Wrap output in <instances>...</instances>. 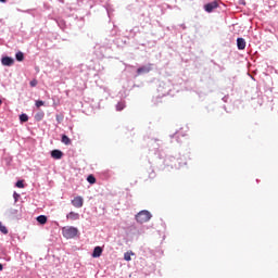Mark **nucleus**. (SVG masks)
<instances>
[{
	"mask_svg": "<svg viewBox=\"0 0 278 278\" xmlns=\"http://www.w3.org/2000/svg\"><path fill=\"white\" fill-rule=\"evenodd\" d=\"M20 121H21V123H27V121H29V116H27V114L23 113L20 115Z\"/></svg>",
	"mask_w": 278,
	"mask_h": 278,
	"instance_id": "17",
	"label": "nucleus"
},
{
	"mask_svg": "<svg viewBox=\"0 0 278 278\" xmlns=\"http://www.w3.org/2000/svg\"><path fill=\"white\" fill-rule=\"evenodd\" d=\"M153 71V64L149 63L147 65H142L137 68V75H147V73H151Z\"/></svg>",
	"mask_w": 278,
	"mask_h": 278,
	"instance_id": "3",
	"label": "nucleus"
},
{
	"mask_svg": "<svg viewBox=\"0 0 278 278\" xmlns=\"http://www.w3.org/2000/svg\"><path fill=\"white\" fill-rule=\"evenodd\" d=\"M16 188H25V184L23 182V180H18L16 184H15Z\"/></svg>",
	"mask_w": 278,
	"mask_h": 278,
	"instance_id": "25",
	"label": "nucleus"
},
{
	"mask_svg": "<svg viewBox=\"0 0 278 278\" xmlns=\"http://www.w3.org/2000/svg\"><path fill=\"white\" fill-rule=\"evenodd\" d=\"M63 237L66 238V240H73V238H77V235L79 233V229L75 226H66L62 228Z\"/></svg>",
	"mask_w": 278,
	"mask_h": 278,
	"instance_id": "1",
	"label": "nucleus"
},
{
	"mask_svg": "<svg viewBox=\"0 0 278 278\" xmlns=\"http://www.w3.org/2000/svg\"><path fill=\"white\" fill-rule=\"evenodd\" d=\"M66 218H67L68 220H79V213L70 212V213L66 215Z\"/></svg>",
	"mask_w": 278,
	"mask_h": 278,
	"instance_id": "11",
	"label": "nucleus"
},
{
	"mask_svg": "<svg viewBox=\"0 0 278 278\" xmlns=\"http://www.w3.org/2000/svg\"><path fill=\"white\" fill-rule=\"evenodd\" d=\"M135 218L137 223H140V225H142L144 223H149L150 218H153V215H151V212L143 210L140 211Z\"/></svg>",
	"mask_w": 278,
	"mask_h": 278,
	"instance_id": "2",
	"label": "nucleus"
},
{
	"mask_svg": "<svg viewBox=\"0 0 278 278\" xmlns=\"http://www.w3.org/2000/svg\"><path fill=\"white\" fill-rule=\"evenodd\" d=\"M61 142H63V144H71V138H68L66 135H63Z\"/></svg>",
	"mask_w": 278,
	"mask_h": 278,
	"instance_id": "16",
	"label": "nucleus"
},
{
	"mask_svg": "<svg viewBox=\"0 0 278 278\" xmlns=\"http://www.w3.org/2000/svg\"><path fill=\"white\" fill-rule=\"evenodd\" d=\"M237 48L239 51H244L247 49V40L242 37L237 38Z\"/></svg>",
	"mask_w": 278,
	"mask_h": 278,
	"instance_id": "6",
	"label": "nucleus"
},
{
	"mask_svg": "<svg viewBox=\"0 0 278 278\" xmlns=\"http://www.w3.org/2000/svg\"><path fill=\"white\" fill-rule=\"evenodd\" d=\"M42 118H45V112H38L35 115V119L37 121H42Z\"/></svg>",
	"mask_w": 278,
	"mask_h": 278,
	"instance_id": "19",
	"label": "nucleus"
},
{
	"mask_svg": "<svg viewBox=\"0 0 278 278\" xmlns=\"http://www.w3.org/2000/svg\"><path fill=\"white\" fill-rule=\"evenodd\" d=\"M29 86H30L31 88H36V86H38V80H37V79L30 80Z\"/></svg>",
	"mask_w": 278,
	"mask_h": 278,
	"instance_id": "22",
	"label": "nucleus"
},
{
	"mask_svg": "<svg viewBox=\"0 0 278 278\" xmlns=\"http://www.w3.org/2000/svg\"><path fill=\"white\" fill-rule=\"evenodd\" d=\"M218 8V1H213L204 4V10L208 13L212 14L216 9Z\"/></svg>",
	"mask_w": 278,
	"mask_h": 278,
	"instance_id": "4",
	"label": "nucleus"
},
{
	"mask_svg": "<svg viewBox=\"0 0 278 278\" xmlns=\"http://www.w3.org/2000/svg\"><path fill=\"white\" fill-rule=\"evenodd\" d=\"M103 254V248L102 247H96L92 252V257H99Z\"/></svg>",
	"mask_w": 278,
	"mask_h": 278,
	"instance_id": "12",
	"label": "nucleus"
},
{
	"mask_svg": "<svg viewBox=\"0 0 278 278\" xmlns=\"http://www.w3.org/2000/svg\"><path fill=\"white\" fill-rule=\"evenodd\" d=\"M1 3H8V0H0Z\"/></svg>",
	"mask_w": 278,
	"mask_h": 278,
	"instance_id": "26",
	"label": "nucleus"
},
{
	"mask_svg": "<svg viewBox=\"0 0 278 278\" xmlns=\"http://www.w3.org/2000/svg\"><path fill=\"white\" fill-rule=\"evenodd\" d=\"M103 177H105V179H110V177H112V175H114L113 170L110 169H105L102 172Z\"/></svg>",
	"mask_w": 278,
	"mask_h": 278,
	"instance_id": "15",
	"label": "nucleus"
},
{
	"mask_svg": "<svg viewBox=\"0 0 278 278\" xmlns=\"http://www.w3.org/2000/svg\"><path fill=\"white\" fill-rule=\"evenodd\" d=\"M87 181H88L89 184H96L97 178H94V176L90 175V176L87 177Z\"/></svg>",
	"mask_w": 278,
	"mask_h": 278,
	"instance_id": "21",
	"label": "nucleus"
},
{
	"mask_svg": "<svg viewBox=\"0 0 278 278\" xmlns=\"http://www.w3.org/2000/svg\"><path fill=\"white\" fill-rule=\"evenodd\" d=\"M2 66H13L14 65V59L10 56H3L1 59Z\"/></svg>",
	"mask_w": 278,
	"mask_h": 278,
	"instance_id": "7",
	"label": "nucleus"
},
{
	"mask_svg": "<svg viewBox=\"0 0 278 278\" xmlns=\"http://www.w3.org/2000/svg\"><path fill=\"white\" fill-rule=\"evenodd\" d=\"M0 270H3V265L0 263Z\"/></svg>",
	"mask_w": 278,
	"mask_h": 278,
	"instance_id": "27",
	"label": "nucleus"
},
{
	"mask_svg": "<svg viewBox=\"0 0 278 278\" xmlns=\"http://www.w3.org/2000/svg\"><path fill=\"white\" fill-rule=\"evenodd\" d=\"M131 255H134L132 252H126V253L124 254V260H125L126 262H131Z\"/></svg>",
	"mask_w": 278,
	"mask_h": 278,
	"instance_id": "18",
	"label": "nucleus"
},
{
	"mask_svg": "<svg viewBox=\"0 0 278 278\" xmlns=\"http://www.w3.org/2000/svg\"><path fill=\"white\" fill-rule=\"evenodd\" d=\"M13 199L15 203H18V199H21V194H18L16 191L13 193Z\"/></svg>",
	"mask_w": 278,
	"mask_h": 278,
	"instance_id": "24",
	"label": "nucleus"
},
{
	"mask_svg": "<svg viewBox=\"0 0 278 278\" xmlns=\"http://www.w3.org/2000/svg\"><path fill=\"white\" fill-rule=\"evenodd\" d=\"M125 108H127V102H125V100L117 102V104L115 105L116 112H123Z\"/></svg>",
	"mask_w": 278,
	"mask_h": 278,
	"instance_id": "9",
	"label": "nucleus"
},
{
	"mask_svg": "<svg viewBox=\"0 0 278 278\" xmlns=\"http://www.w3.org/2000/svg\"><path fill=\"white\" fill-rule=\"evenodd\" d=\"M36 108H42V105H45V101L42 100H37L35 103Z\"/></svg>",
	"mask_w": 278,
	"mask_h": 278,
	"instance_id": "23",
	"label": "nucleus"
},
{
	"mask_svg": "<svg viewBox=\"0 0 278 278\" xmlns=\"http://www.w3.org/2000/svg\"><path fill=\"white\" fill-rule=\"evenodd\" d=\"M37 223H39L40 225H47V216L46 215H39L37 217Z\"/></svg>",
	"mask_w": 278,
	"mask_h": 278,
	"instance_id": "14",
	"label": "nucleus"
},
{
	"mask_svg": "<svg viewBox=\"0 0 278 278\" xmlns=\"http://www.w3.org/2000/svg\"><path fill=\"white\" fill-rule=\"evenodd\" d=\"M15 60L17 62H23V60H25V54L22 51L16 52Z\"/></svg>",
	"mask_w": 278,
	"mask_h": 278,
	"instance_id": "13",
	"label": "nucleus"
},
{
	"mask_svg": "<svg viewBox=\"0 0 278 278\" xmlns=\"http://www.w3.org/2000/svg\"><path fill=\"white\" fill-rule=\"evenodd\" d=\"M55 23L59 25L60 29L64 31L66 29V21L61 17L54 18Z\"/></svg>",
	"mask_w": 278,
	"mask_h": 278,
	"instance_id": "10",
	"label": "nucleus"
},
{
	"mask_svg": "<svg viewBox=\"0 0 278 278\" xmlns=\"http://www.w3.org/2000/svg\"><path fill=\"white\" fill-rule=\"evenodd\" d=\"M64 153L61 150H52L51 151V157H53V160H62Z\"/></svg>",
	"mask_w": 278,
	"mask_h": 278,
	"instance_id": "8",
	"label": "nucleus"
},
{
	"mask_svg": "<svg viewBox=\"0 0 278 278\" xmlns=\"http://www.w3.org/2000/svg\"><path fill=\"white\" fill-rule=\"evenodd\" d=\"M0 231L1 233L8 235V227L0 223Z\"/></svg>",
	"mask_w": 278,
	"mask_h": 278,
	"instance_id": "20",
	"label": "nucleus"
},
{
	"mask_svg": "<svg viewBox=\"0 0 278 278\" xmlns=\"http://www.w3.org/2000/svg\"><path fill=\"white\" fill-rule=\"evenodd\" d=\"M72 205L77 208L84 207V198H81L80 195L75 197L72 200Z\"/></svg>",
	"mask_w": 278,
	"mask_h": 278,
	"instance_id": "5",
	"label": "nucleus"
}]
</instances>
